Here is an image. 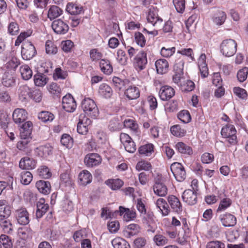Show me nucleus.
Segmentation results:
<instances>
[{
    "label": "nucleus",
    "instance_id": "aec40b11",
    "mask_svg": "<svg viewBox=\"0 0 248 248\" xmlns=\"http://www.w3.org/2000/svg\"><path fill=\"white\" fill-rule=\"evenodd\" d=\"M36 153L40 157L46 158L49 155H52L53 148L49 144L40 146L36 148Z\"/></svg>",
    "mask_w": 248,
    "mask_h": 248
},
{
    "label": "nucleus",
    "instance_id": "bb28decb",
    "mask_svg": "<svg viewBox=\"0 0 248 248\" xmlns=\"http://www.w3.org/2000/svg\"><path fill=\"white\" fill-rule=\"evenodd\" d=\"M98 93L101 96L108 99L112 96L113 90L108 84L102 83L99 87Z\"/></svg>",
    "mask_w": 248,
    "mask_h": 248
},
{
    "label": "nucleus",
    "instance_id": "c85d7f7f",
    "mask_svg": "<svg viewBox=\"0 0 248 248\" xmlns=\"http://www.w3.org/2000/svg\"><path fill=\"white\" fill-rule=\"evenodd\" d=\"M63 10L56 5L50 6L47 12V17L52 20L59 17L62 14Z\"/></svg>",
    "mask_w": 248,
    "mask_h": 248
},
{
    "label": "nucleus",
    "instance_id": "338daca9",
    "mask_svg": "<svg viewBox=\"0 0 248 248\" xmlns=\"http://www.w3.org/2000/svg\"><path fill=\"white\" fill-rule=\"evenodd\" d=\"M117 60L122 65H125L127 63V56L125 51L121 49H119L117 53Z\"/></svg>",
    "mask_w": 248,
    "mask_h": 248
},
{
    "label": "nucleus",
    "instance_id": "09e8293b",
    "mask_svg": "<svg viewBox=\"0 0 248 248\" xmlns=\"http://www.w3.org/2000/svg\"><path fill=\"white\" fill-rule=\"evenodd\" d=\"M62 144L67 148H71L73 144V139L68 134H63L62 135L61 139Z\"/></svg>",
    "mask_w": 248,
    "mask_h": 248
},
{
    "label": "nucleus",
    "instance_id": "6ab92c4d",
    "mask_svg": "<svg viewBox=\"0 0 248 248\" xmlns=\"http://www.w3.org/2000/svg\"><path fill=\"white\" fill-rule=\"evenodd\" d=\"M36 161L33 158L25 156L22 158L19 163V167L23 170H32L36 167Z\"/></svg>",
    "mask_w": 248,
    "mask_h": 248
},
{
    "label": "nucleus",
    "instance_id": "f8f14e48",
    "mask_svg": "<svg viewBox=\"0 0 248 248\" xmlns=\"http://www.w3.org/2000/svg\"><path fill=\"white\" fill-rule=\"evenodd\" d=\"M27 112L23 108H17L13 113L12 117L14 122L20 124L24 122L27 119Z\"/></svg>",
    "mask_w": 248,
    "mask_h": 248
},
{
    "label": "nucleus",
    "instance_id": "423d86ee",
    "mask_svg": "<svg viewBox=\"0 0 248 248\" xmlns=\"http://www.w3.org/2000/svg\"><path fill=\"white\" fill-rule=\"evenodd\" d=\"M51 27L55 33L60 35L66 34L69 29L66 22L61 19L54 20L52 23Z\"/></svg>",
    "mask_w": 248,
    "mask_h": 248
},
{
    "label": "nucleus",
    "instance_id": "bf43d9fd",
    "mask_svg": "<svg viewBox=\"0 0 248 248\" xmlns=\"http://www.w3.org/2000/svg\"><path fill=\"white\" fill-rule=\"evenodd\" d=\"M136 169L139 171L142 170L149 171L152 169V165L148 161L141 160L137 164Z\"/></svg>",
    "mask_w": 248,
    "mask_h": 248
},
{
    "label": "nucleus",
    "instance_id": "603ef678",
    "mask_svg": "<svg viewBox=\"0 0 248 248\" xmlns=\"http://www.w3.org/2000/svg\"><path fill=\"white\" fill-rule=\"evenodd\" d=\"M20 178L21 183L28 185L32 180V175L30 171L24 170L20 173Z\"/></svg>",
    "mask_w": 248,
    "mask_h": 248
},
{
    "label": "nucleus",
    "instance_id": "c9c22d12",
    "mask_svg": "<svg viewBox=\"0 0 248 248\" xmlns=\"http://www.w3.org/2000/svg\"><path fill=\"white\" fill-rule=\"evenodd\" d=\"M35 85L39 87L45 86L48 81V78L43 73H38L33 77Z\"/></svg>",
    "mask_w": 248,
    "mask_h": 248
},
{
    "label": "nucleus",
    "instance_id": "ddd939ff",
    "mask_svg": "<svg viewBox=\"0 0 248 248\" xmlns=\"http://www.w3.org/2000/svg\"><path fill=\"white\" fill-rule=\"evenodd\" d=\"M124 95L128 100H135L140 97V91L136 86L128 84L124 89Z\"/></svg>",
    "mask_w": 248,
    "mask_h": 248
},
{
    "label": "nucleus",
    "instance_id": "7ed1b4c3",
    "mask_svg": "<svg viewBox=\"0 0 248 248\" xmlns=\"http://www.w3.org/2000/svg\"><path fill=\"white\" fill-rule=\"evenodd\" d=\"M221 134L223 138L228 139V142L231 145L237 144L236 130L233 125L227 124L223 126L221 130Z\"/></svg>",
    "mask_w": 248,
    "mask_h": 248
},
{
    "label": "nucleus",
    "instance_id": "8fccbe9b",
    "mask_svg": "<svg viewBox=\"0 0 248 248\" xmlns=\"http://www.w3.org/2000/svg\"><path fill=\"white\" fill-rule=\"evenodd\" d=\"M20 64V61L16 57H12L11 59L6 63L5 66L9 70H15Z\"/></svg>",
    "mask_w": 248,
    "mask_h": 248
},
{
    "label": "nucleus",
    "instance_id": "4be33fe9",
    "mask_svg": "<svg viewBox=\"0 0 248 248\" xmlns=\"http://www.w3.org/2000/svg\"><path fill=\"white\" fill-rule=\"evenodd\" d=\"M206 55L202 54L198 60V66L202 78L207 77L209 74L208 69L206 63Z\"/></svg>",
    "mask_w": 248,
    "mask_h": 248
},
{
    "label": "nucleus",
    "instance_id": "a18cd8bd",
    "mask_svg": "<svg viewBox=\"0 0 248 248\" xmlns=\"http://www.w3.org/2000/svg\"><path fill=\"white\" fill-rule=\"evenodd\" d=\"M31 89L27 85H24L20 86L18 89L19 96L22 100L26 99L30 97Z\"/></svg>",
    "mask_w": 248,
    "mask_h": 248
},
{
    "label": "nucleus",
    "instance_id": "864d4df0",
    "mask_svg": "<svg viewBox=\"0 0 248 248\" xmlns=\"http://www.w3.org/2000/svg\"><path fill=\"white\" fill-rule=\"evenodd\" d=\"M148 22L151 23L153 26H155L158 23L162 22V20L157 15L153 12L150 11L147 17Z\"/></svg>",
    "mask_w": 248,
    "mask_h": 248
},
{
    "label": "nucleus",
    "instance_id": "58836bf2",
    "mask_svg": "<svg viewBox=\"0 0 248 248\" xmlns=\"http://www.w3.org/2000/svg\"><path fill=\"white\" fill-rule=\"evenodd\" d=\"M122 127V123L117 117H114L111 119L108 125V128L111 131H119Z\"/></svg>",
    "mask_w": 248,
    "mask_h": 248
},
{
    "label": "nucleus",
    "instance_id": "680f3d73",
    "mask_svg": "<svg viewBox=\"0 0 248 248\" xmlns=\"http://www.w3.org/2000/svg\"><path fill=\"white\" fill-rule=\"evenodd\" d=\"M134 38L137 44L141 47L145 46L146 44V39L143 34L140 32H135L134 34Z\"/></svg>",
    "mask_w": 248,
    "mask_h": 248
},
{
    "label": "nucleus",
    "instance_id": "c03bdc74",
    "mask_svg": "<svg viewBox=\"0 0 248 248\" xmlns=\"http://www.w3.org/2000/svg\"><path fill=\"white\" fill-rule=\"evenodd\" d=\"M114 248H130L129 244L124 239L116 238L111 241Z\"/></svg>",
    "mask_w": 248,
    "mask_h": 248
},
{
    "label": "nucleus",
    "instance_id": "c756f323",
    "mask_svg": "<svg viewBox=\"0 0 248 248\" xmlns=\"http://www.w3.org/2000/svg\"><path fill=\"white\" fill-rule=\"evenodd\" d=\"M155 66L157 73L163 74L168 71L169 63L166 60L161 59L155 62Z\"/></svg>",
    "mask_w": 248,
    "mask_h": 248
},
{
    "label": "nucleus",
    "instance_id": "f03ea898",
    "mask_svg": "<svg viewBox=\"0 0 248 248\" xmlns=\"http://www.w3.org/2000/svg\"><path fill=\"white\" fill-rule=\"evenodd\" d=\"M237 43L232 39L223 40L220 45V51L226 57L233 56L237 50Z\"/></svg>",
    "mask_w": 248,
    "mask_h": 248
},
{
    "label": "nucleus",
    "instance_id": "e2e57ef3",
    "mask_svg": "<svg viewBox=\"0 0 248 248\" xmlns=\"http://www.w3.org/2000/svg\"><path fill=\"white\" fill-rule=\"evenodd\" d=\"M178 68L177 64H175L174 66V70L175 71V74L172 77L173 81L177 84L180 82L181 76L183 74V68L180 67Z\"/></svg>",
    "mask_w": 248,
    "mask_h": 248
},
{
    "label": "nucleus",
    "instance_id": "ea45409f",
    "mask_svg": "<svg viewBox=\"0 0 248 248\" xmlns=\"http://www.w3.org/2000/svg\"><path fill=\"white\" fill-rule=\"evenodd\" d=\"M31 138H21V140L17 143L16 147L19 150L28 152L30 147V143Z\"/></svg>",
    "mask_w": 248,
    "mask_h": 248
},
{
    "label": "nucleus",
    "instance_id": "79ce46f5",
    "mask_svg": "<svg viewBox=\"0 0 248 248\" xmlns=\"http://www.w3.org/2000/svg\"><path fill=\"white\" fill-rule=\"evenodd\" d=\"M154 146L152 143H148L141 146L138 150L140 155H143L145 156H150L154 152Z\"/></svg>",
    "mask_w": 248,
    "mask_h": 248
},
{
    "label": "nucleus",
    "instance_id": "052dcab7",
    "mask_svg": "<svg viewBox=\"0 0 248 248\" xmlns=\"http://www.w3.org/2000/svg\"><path fill=\"white\" fill-rule=\"evenodd\" d=\"M38 173L41 177L47 179L51 176L49 168L46 166H42L38 169Z\"/></svg>",
    "mask_w": 248,
    "mask_h": 248
},
{
    "label": "nucleus",
    "instance_id": "2eb2a0df",
    "mask_svg": "<svg viewBox=\"0 0 248 248\" xmlns=\"http://www.w3.org/2000/svg\"><path fill=\"white\" fill-rule=\"evenodd\" d=\"M49 209V205L45 203L44 198H40L36 202V217L40 218L46 213Z\"/></svg>",
    "mask_w": 248,
    "mask_h": 248
},
{
    "label": "nucleus",
    "instance_id": "6e6552de",
    "mask_svg": "<svg viewBox=\"0 0 248 248\" xmlns=\"http://www.w3.org/2000/svg\"><path fill=\"white\" fill-rule=\"evenodd\" d=\"M62 108L68 112H72L76 108V102L73 96L68 93L62 97Z\"/></svg>",
    "mask_w": 248,
    "mask_h": 248
},
{
    "label": "nucleus",
    "instance_id": "4d7b16f0",
    "mask_svg": "<svg viewBox=\"0 0 248 248\" xmlns=\"http://www.w3.org/2000/svg\"><path fill=\"white\" fill-rule=\"evenodd\" d=\"M14 178L13 177H9L7 181H0V195L4 189H13V183Z\"/></svg>",
    "mask_w": 248,
    "mask_h": 248
},
{
    "label": "nucleus",
    "instance_id": "de8ad7c7",
    "mask_svg": "<svg viewBox=\"0 0 248 248\" xmlns=\"http://www.w3.org/2000/svg\"><path fill=\"white\" fill-rule=\"evenodd\" d=\"M171 134L177 137H184L186 133V130L182 128L180 125H174L170 128Z\"/></svg>",
    "mask_w": 248,
    "mask_h": 248
},
{
    "label": "nucleus",
    "instance_id": "4468645a",
    "mask_svg": "<svg viewBox=\"0 0 248 248\" xmlns=\"http://www.w3.org/2000/svg\"><path fill=\"white\" fill-rule=\"evenodd\" d=\"M168 202L172 211L178 214L182 212L183 208L179 199L174 195H170L168 197Z\"/></svg>",
    "mask_w": 248,
    "mask_h": 248
},
{
    "label": "nucleus",
    "instance_id": "a19ab883",
    "mask_svg": "<svg viewBox=\"0 0 248 248\" xmlns=\"http://www.w3.org/2000/svg\"><path fill=\"white\" fill-rule=\"evenodd\" d=\"M226 18V15L223 11L218 10L215 14L213 18V22L217 25H222Z\"/></svg>",
    "mask_w": 248,
    "mask_h": 248
},
{
    "label": "nucleus",
    "instance_id": "f257e3e1",
    "mask_svg": "<svg viewBox=\"0 0 248 248\" xmlns=\"http://www.w3.org/2000/svg\"><path fill=\"white\" fill-rule=\"evenodd\" d=\"M81 108L85 115L95 119L99 116V109L94 101L90 98H85L81 102Z\"/></svg>",
    "mask_w": 248,
    "mask_h": 248
},
{
    "label": "nucleus",
    "instance_id": "e433bc0d",
    "mask_svg": "<svg viewBox=\"0 0 248 248\" xmlns=\"http://www.w3.org/2000/svg\"><path fill=\"white\" fill-rule=\"evenodd\" d=\"M38 118L42 122H51L54 119V114L48 111H42L38 113Z\"/></svg>",
    "mask_w": 248,
    "mask_h": 248
},
{
    "label": "nucleus",
    "instance_id": "1a4fd4ad",
    "mask_svg": "<svg viewBox=\"0 0 248 248\" xmlns=\"http://www.w3.org/2000/svg\"><path fill=\"white\" fill-rule=\"evenodd\" d=\"M16 218L18 223L26 225L30 222L29 214L25 208H21L16 211Z\"/></svg>",
    "mask_w": 248,
    "mask_h": 248
},
{
    "label": "nucleus",
    "instance_id": "774afa93",
    "mask_svg": "<svg viewBox=\"0 0 248 248\" xmlns=\"http://www.w3.org/2000/svg\"><path fill=\"white\" fill-rule=\"evenodd\" d=\"M0 243L4 248H12L13 244L10 237L5 234H1L0 236Z\"/></svg>",
    "mask_w": 248,
    "mask_h": 248
},
{
    "label": "nucleus",
    "instance_id": "dca6fc26",
    "mask_svg": "<svg viewBox=\"0 0 248 248\" xmlns=\"http://www.w3.org/2000/svg\"><path fill=\"white\" fill-rule=\"evenodd\" d=\"M101 158L97 154H89L86 155L84 162L88 167H93L98 165L101 162Z\"/></svg>",
    "mask_w": 248,
    "mask_h": 248
},
{
    "label": "nucleus",
    "instance_id": "0eeeda50",
    "mask_svg": "<svg viewBox=\"0 0 248 248\" xmlns=\"http://www.w3.org/2000/svg\"><path fill=\"white\" fill-rule=\"evenodd\" d=\"M147 64V54L143 51H140L135 57L134 66L138 71H141L145 68Z\"/></svg>",
    "mask_w": 248,
    "mask_h": 248
},
{
    "label": "nucleus",
    "instance_id": "b1692460",
    "mask_svg": "<svg viewBox=\"0 0 248 248\" xmlns=\"http://www.w3.org/2000/svg\"><path fill=\"white\" fill-rule=\"evenodd\" d=\"M35 186L38 190L44 195H47L50 192L51 185L47 181H38L36 183Z\"/></svg>",
    "mask_w": 248,
    "mask_h": 248
},
{
    "label": "nucleus",
    "instance_id": "f3484780",
    "mask_svg": "<svg viewBox=\"0 0 248 248\" xmlns=\"http://www.w3.org/2000/svg\"><path fill=\"white\" fill-rule=\"evenodd\" d=\"M32 126V123L31 121H27L22 124L19 128L20 138H31Z\"/></svg>",
    "mask_w": 248,
    "mask_h": 248
},
{
    "label": "nucleus",
    "instance_id": "72a5a7b5",
    "mask_svg": "<svg viewBox=\"0 0 248 248\" xmlns=\"http://www.w3.org/2000/svg\"><path fill=\"white\" fill-rule=\"evenodd\" d=\"M101 71L105 74L109 75L113 72V67L110 62L107 59H101L99 62Z\"/></svg>",
    "mask_w": 248,
    "mask_h": 248
},
{
    "label": "nucleus",
    "instance_id": "a878e982",
    "mask_svg": "<svg viewBox=\"0 0 248 248\" xmlns=\"http://www.w3.org/2000/svg\"><path fill=\"white\" fill-rule=\"evenodd\" d=\"M11 209L5 200H0V219L7 218L11 214Z\"/></svg>",
    "mask_w": 248,
    "mask_h": 248
},
{
    "label": "nucleus",
    "instance_id": "f704fd0d",
    "mask_svg": "<svg viewBox=\"0 0 248 248\" xmlns=\"http://www.w3.org/2000/svg\"><path fill=\"white\" fill-rule=\"evenodd\" d=\"M66 11L71 15H79L83 12L82 6L72 2L67 3Z\"/></svg>",
    "mask_w": 248,
    "mask_h": 248
},
{
    "label": "nucleus",
    "instance_id": "412c9836",
    "mask_svg": "<svg viewBox=\"0 0 248 248\" xmlns=\"http://www.w3.org/2000/svg\"><path fill=\"white\" fill-rule=\"evenodd\" d=\"M175 148L178 153L183 155H191L193 153L192 147L183 142H177Z\"/></svg>",
    "mask_w": 248,
    "mask_h": 248
},
{
    "label": "nucleus",
    "instance_id": "473e14b6",
    "mask_svg": "<svg viewBox=\"0 0 248 248\" xmlns=\"http://www.w3.org/2000/svg\"><path fill=\"white\" fill-rule=\"evenodd\" d=\"M153 190L154 193L157 196L164 197L166 195L168 192L167 186L162 183L155 182L154 185Z\"/></svg>",
    "mask_w": 248,
    "mask_h": 248
},
{
    "label": "nucleus",
    "instance_id": "a211bd4d",
    "mask_svg": "<svg viewBox=\"0 0 248 248\" xmlns=\"http://www.w3.org/2000/svg\"><path fill=\"white\" fill-rule=\"evenodd\" d=\"M119 213L120 216H123L124 220L129 221L133 220L136 217V213L135 211L130 210L129 208L123 206H120L119 210L116 211Z\"/></svg>",
    "mask_w": 248,
    "mask_h": 248
},
{
    "label": "nucleus",
    "instance_id": "39448f33",
    "mask_svg": "<svg viewBox=\"0 0 248 248\" xmlns=\"http://www.w3.org/2000/svg\"><path fill=\"white\" fill-rule=\"evenodd\" d=\"M170 170L176 180L183 182L186 178V172L183 165L178 162L173 163L170 167Z\"/></svg>",
    "mask_w": 248,
    "mask_h": 248
},
{
    "label": "nucleus",
    "instance_id": "69168bd1",
    "mask_svg": "<svg viewBox=\"0 0 248 248\" xmlns=\"http://www.w3.org/2000/svg\"><path fill=\"white\" fill-rule=\"evenodd\" d=\"M248 74V68L245 67L240 69L237 74V79L240 82H243L245 81L247 78Z\"/></svg>",
    "mask_w": 248,
    "mask_h": 248
},
{
    "label": "nucleus",
    "instance_id": "9d476101",
    "mask_svg": "<svg viewBox=\"0 0 248 248\" xmlns=\"http://www.w3.org/2000/svg\"><path fill=\"white\" fill-rule=\"evenodd\" d=\"M182 198L183 202L189 205H194L197 202V193L190 189L185 190Z\"/></svg>",
    "mask_w": 248,
    "mask_h": 248
},
{
    "label": "nucleus",
    "instance_id": "0e129e2a",
    "mask_svg": "<svg viewBox=\"0 0 248 248\" xmlns=\"http://www.w3.org/2000/svg\"><path fill=\"white\" fill-rule=\"evenodd\" d=\"M0 226L5 232L9 233L12 231V224L9 220L0 219Z\"/></svg>",
    "mask_w": 248,
    "mask_h": 248
},
{
    "label": "nucleus",
    "instance_id": "3c124183",
    "mask_svg": "<svg viewBox=\"0 0 248 248\" xmlns=\"http://www.w3.org/2000/svg\"><path fill=\"white\" fill-rule=\"evenodd\" d=\"M10 120L8 115L6 112H3L0 113V126L6 133H7L6 129L8 128Z\"/></svg>",
    "mask_w": 248,
    "mask_h": 248
},
{
    "label": "nucleus",
    "instance_id": "9b49d317",
    "mask_svg": "<svg viewBox=\"0 0 248 248\" xmlns=\"http://www.w3.org/2000/svg\"><path fill=\"white\" fill-rule=\"evenodd\" d=\"M174 95L175 91L173 88L168 85L162 86L159 92V96L163 101L169 100Z\"/></svg>",
    "mask_w": 248,
    "mask_h": 248
},
{
    "label": "nucleus",
    "instance_id": "7c9ffc66",
    "mask_svg": "<svg viewBox=\"0 0 248 248\" xmlns=\"http://www.w3.org/2000/svg\"><path fill=\"white\" fill-rule=\"evenodd\" d=\"M105 184L111 190H117L120 189L124 185V182L118 178L109 179L105 182Z\"/></svg>",
    "mask_w": 248,
    "mask_h": 248
},
{
    "label": "nucleus",
    "instance_id": "4c0bfd02",
    "mask_svg": "<svg viewBox=\"0 0 248 248\" xmlns=\"http://www.w3.org/2000/svg\"><path fill=\"white\" fill-rule=\"evenodd\" d=\"M141 216H142V223L146 226H151L152 224H155V216L152 211H148Z\"/></svg>",
    "mask_w": 248,
    "mask_h": 248
},
{
    "label": "nucleus",
    "instance_id": "20e7f679",
    "mask_svg": "<svg viewBox=\"0 0 248 248\" xmlns=\"http://www.w3.org/2000/svg\"><path fill=\"white\" fill-rule=\"evenodd\" d=\"M21 54L23 60L28 61L36 55L37 50L31 42L27 41L22 45Z\"/></svg>",
    "mask_w": 248,
    "mask_h": 248
},
{
    "label": "nucleus",
    "instance_id": "393cba45",
    "mask_svg": "<svg viewBox=\"0 0 248 248\" xmlns=\"http://www.w3.org/2000/svg\"><path fill=\"white\" fill-rule=\"evenodd\" d=\"M221 222L224 227L234 226L236 224V217L229 213L225 214L220 217Z\"/></svg>",
    "mask_w": 248,
    "mask_h": 248
},
{
    "label": "nucleus",
    "instance_id": "5701e85b",
    "mask_svg": "<svg viewBox=\"0 0 248 248\" xmlns=\"http://www.w3.org/2000/svg\"><path fill=\"white\" fill-rule=\"evenodd\" d=\"M92 179L91 173L87 170H83L78 174V184L80 185L85 186L92 182Z\"/></svg>",
    "mask_w": 248,
    "mask_h": 248
},
{
    "label": "nucleus",
    "instance_id": "13d9d810",
    "mask_svg": "<svg viewBox=\"0 0 248 248\" xmlns=\"http://www.w3.org/2000/svg\"><path fill=\"white\" fill-rule=\"evenodd\" d=\"M46 52L49 55H54L57 52V47L50 40L46 42Z\"/></svg>",
    "mask_w": 248,
    "mask_h": 248
},
{
    "label": "nucleus",
    "instance_id": "37998d69",
    "mask_svg": "<svg viewBox=\"0 0 248 248\" xmlns=\"http://www.w3.org/2000/svg\"><path fill=\"white\" fill-rule=\"evenodd\" d=\"M20 71L22 78L24 80H28L32 76V70L28 65H24L20 66Z\"/></svg>",
    "mask_w": 248,
    "mask_h": 248
},
{
    "label": "nucleus",
    "instance_id": "6e6d98bb",
    "mask_svg": "<svg viewBox=\"0 0 248 248\" xmlns=\"http://www.w3.org/2000/svg\"><path fill=\"white\" fill-rule=\"evenodd\" d=\"M195 87V83L190 80H187L181 86V90L182 92L187 93L194 90Z\"/></svg>",
    "mask_w": 248,
    "mask_h": 248
},
{
    "label": "nucleus",
    "instance_id": "49530a36",
    "mask_svg": "<svg viewBox=\"0 0 248 248\" xmlns=\"http://www.w3.org/2000/svg\"><path fill=\"white\" fill-rule=\"evenodd\" d=\"M178 119L184 124H187L191 121V117L189 112L187 110H182L177 114Z\"/></svg>",
    "mask_w": 248,
    "mask_h": 248
},
{
    "label": "nucleus",
    "instance_id": "5fc2aeb1",
    "mask_svg": "<svg viewBox=\"0 0 248 248\" xmlns=\"http://www.w3.org/2000/svg\"><path fill=\"white\" fill-rule=\"evenodd\" d=\"M234 94L239 98L242 100H246L248 97V93L246 90L239 87H235L233 88Z\"/></svg>",
    "mask_w": 248,
    "mask_h": 248
},
{
    "label": "nucleus",
    "instance_id": "cd10ccee",
    "mask_svg": "<svg viewBox=\"0 0 248 248\" xmlns=\"http://www.w3.org/2000/svg\"><path fill=\"white\" fill-rule=\"evenodd\" d=\"M112 82L116 90L118 91L125 89L128 84H130L129 80L126 79H122L117 77H113L112 78Z\"/></svg>",
    "mask_w": 248,
    "mask_h": 248
},
{
    "label": "nucleus",
    "instance_id": "2f4dec72",
    "mask_svg": "<svg viewBox=\"0 0 248 248\" xmlns=\"http://www.w3.org/2000/svg\"><path fill=\"white\" fill-rule=\"evenodd\" d=\"M15 78L9 72H5L2 78V84L6 87H11L15 84Z\"/></svg>",
    "mask_w": 248,
    "mask_h": 248
}]
</instances>
